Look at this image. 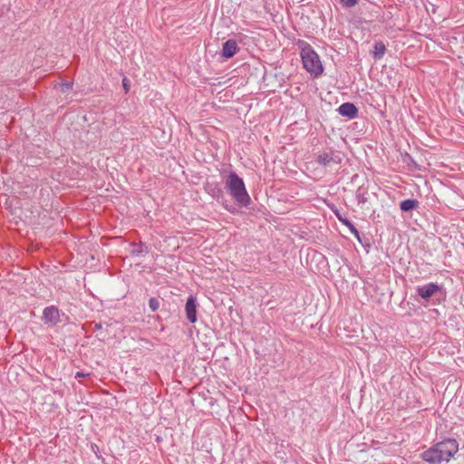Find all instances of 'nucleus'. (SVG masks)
Returning a JSON list of instances; mask_svg holds the SVG:
<instances>
[{
  "instance_id": "obj_2",
  "label": "nucleus",
  "mask_w": 464,
  "mask_h": 464,
  "mask_svg": "<svg viewBox=\"0 0 464 464\" xmlns=\"http://www.w3.org/2000/svg\"><path fill=\"white\" fill-rule=\"evenodd\" d=\"M300 54L304 69L314 77L317 78L324 72V67L319 55L305 42H299Z\"/></svg>"
},
{
  "instance_id": "obj_1",
  "label": "nucleus",
  "mask_w": 464,
  "mask_h": 464,
  "mask_svg": "<svg viewBox=\"0 0 464 464\" xmlns=\"http://www.w3.org/2000/svg\"><path fill=\"white\" fill-rule=\"evenodd\" d=\"M459 450L456 440H446L434 445L422 453V459L431 464L448 462Z\"/></svg>"
},
{
  "instance_id": "obj_12",
  "label": "nucleus",
  "mask_w": 464,
  "mask_h": 464,
  "mask_svg": "<svg viewBox=\"0 0 464 464\" xmlns=\"http://www.w3.org/2000/svg\"><path fill=\"white\" fill-rule=\"evenodd\" d=\"M419 203L416 199H406L401 202V209L402 211H410L418 207Z\"/></svg>"
},
{
  "instance_id": "obj_8",
  "label": "nucleus",
  "mask_w": 464,
  "mask_h": 464,
  "mask_svg": "<svg viewBox=\"0 0 464 464\" xmlns=\"http://www.w3.org/2000/svg\"><path fill=\"white\" fill-rule=\"evenodd\" d=\"M339 113L343 116H346L350 119L354 118L357 115L358 110L357 108L350 102H345L342 104L339 109Z\"/></svg>"
},
{
  "instance_id": "obj_11",
  "label": "nucleus",
  "mask_w": 464,
  "mask_h": 464,
  "mask_svg": "<svg viewBox=\"0 0 464 464\" xmlns=\"http://www.w3.org/2000/svg\"><path fill=\"white\" fill-rule=\"evenodd\" d=\"M386 51V47L382 42H376L374 44V50L372 52L373 57L375 59H381Z\"/></svg>"
},
{
  "instance_id": "obj_4",
  "label": "nucleus",
  "mask_w": 464,
  "mask_h": 464,
  "mask_svg": "<svg viewBox=\"0 0 464 464\" xmlns=\"http://www.w3.org/2000/svg\"><path fill=\"white\" fill-rule=\"evenodd\" d=\"M316 161L324 166L338 165L342 159L339 154L330 150L318 155Z\"/></svg>"
},
{
  "instance_id": "obj_17",
  "label": "nucleus",
  "mask_w": 464,
  "mask_h": 464,
  "mask_svg": "<svg viewBox=\"0 0 464 464\" xmlns=\"http://www.w3.org/2000/svg\"><path fill=\"white\" fill-rule=\"evenodd\" d=\"M74 377H77V378H80V377H86V375H85V374H83L82 372H77Z\"/></svg>"
},
{
  "instance_id": "obj_3",
  "label": "nucleus",
  "mask_w": 464,
  "mask_h": 464,
  "mask_svg": "<svg viewBox=\"0 0 464 464\" xmlns=\"http://www.w3.org/2000/svg\"><path fill=\"white\" fill-rule=\"evenodd\" d=\"M225 183L226 188L238 204L247 206L250 203V197L246 189L245 183L235 172H230Z\"/></svg>"
},
{
  "instance_id": "obj_21",
  "label": "nucleus",
  "mask_w": 464,
  "mask_h": 464,
  "mask_svg": "<svg viewBox=\"0 0 464 464\" xmlns=\"http://www.w3.org/2000/svg\"><path fill=\"white\" fill-rule=\"evenodd\" d=\"M14 373H15L16 375H19L20 373L16 371L14 372Z\"/></svg>"
},
{
  "instance_id": "obj_5",
  "label": "nucleus",
  "mask_w": 464,
  "mask_h": 464,
  "mask_svg": "<svg viewBox=\"0 0 464 464\" xmlns=\"http://www.w3.org/2000/svg\"><path fill=\"white\" fill-rule=\"evenodd\" d=\"M440 290V288L438 285L430 283V284L425 285L423 286H419L417 288V293L423 299L428 300L430 297H431L435 293L439 292Z\"/></svg>"
},
{
  "instance_id": "obj_9",
  "label": "nucleus",
  "mask_w": 464,
  "mask_h": 464,
  "mask_svg": "<svg viewBox=\"0 0 464 464\" xmlns=\"http://www.w3.org/2000/svg\"><path fill=\"white\" fill-rule=\"evenodd\" d=\"M237 49L236 41L228 40L223 44L222 55L226 58H230L236 54Z\"/></svg>"
},
{
  "instance_id": "obj_6",
  "label": "nucleus",
  "mask_w": 464,
  "mask_h": 464,
  "mask_svg": "<svg viewBox=\"0 0 464 464\" xmlns=\"http://www.w3.org/2000/svg\"><path fill=\"white\" fill-rule=\"evenodd\" d=\"M197 305H196V298L190 295L186 303V314L187 318L190 323H195L197 321Z\"/></svg>"
},
{
  "instance_id": "obj_18",
  "label": "nucleus",
  "mask_w": 464,
  "mask_h": 464,
  "mask_svg": "<svg viewBox=\"0 0 464 464\" xmlns=\"http://www.w3.org/2000/svg\"><path fill=\"white\" fill-rule=\"evenodd\" d=\"M346 224H349V226L351 227V230H352L353 233L358 234L357 230L354 228V227H353L352 224H350L349 222H346Z\"/></svg>"
},
{
  "instance_id": "obj_7",
  "label": "nucleus",
  "mask_w": 464,
  "mask_h": 464,
  "mask_svg": "<svg viewBox=\"0 0 464 464\" xmlns=\"http://www.w3.org/2000/svg\"><path fill=\"white\" fill-rule=\"evenodd\" d=\"M43 317L46 323L56 324L59 321V311L54 306L46 307Z\"/></svg>"
},
{
  "instance_id": "obj_10",
  "label": "nucleus",
  "mask_w": 464,
  "mask_h": 464,
  "mask_svg": "<svg viewBox=\"0 0 464 464\" xmlns=\"http://www.w3.org/2000/svg\"><path fill=\"white\" fill-rule=\"evenodd\" d=\"M131 247L130 254L133 256H144L148 253L147 246L142 243H140L139 245L132 243Z\"/></svg>"
},
{
  "instance_id": "obj_19",
  "label": "nucleus",
  "mask_w": 464,
  "mask_h": 464,
  "mask_svg": "<svg viewBox=\"0 0 464 464\" xmlns=\"http://www.w3.org/2000/svg\"><path fill=\"white\" fill-rule=\"evenodd\" d=\"M14 369H19V370L23 371V369L20 366H16V367H14Z\"/></svg>"
},
{
  "instance_id": "obj_14",
  "label": "nucleus",
  "mask_w": 464,
  "mask_h": 464,
  "mask_svg": "<svg viewBox=\"0 0 464 464\" xmlns=\"http://www.w3.org/2000/svg\"><path fill=\"white\" fill-rule=\"evenodd\" d=\"M341 2L346 7H352L357 4V0H341Z\"/></svg>"
},
{
  "instance_id": "obj_16",
  "label": "nucleus",
  "mask_w": 464,
  "mask_h": 464,
  "mask_svg": "<svg viewBox=\"0 0 464 464\" xmlns=\"http://www.w3.org/2000/svg\"><path fill=\"white\" fill-rule=\"evenodd\" d=\"M61 88H62V92H68L69 90L72 89V83H70V82L63 83Z\"/></svg>"
},
{
  "instance_id": "obj_15",
  "label": "nucleus",
  "mask_w": 464,
  "mask_h": 464,
  "mask_svg": "<svg viewBox=\"0 0 464 464\" xmlns=\"http://www.w3.org/2000/svg\"><path fill=\"white\" fill-rule=\"evenodd\" d=\"M122 86H123L125 92H128L130 90V82L127 78H123Z\"/></svg>"
},
{
  "instance_id": "obj_13",
  "label": "nucleus",
  "mask_w": 464,
  "mask_h": 464,
  "mask_svg": "<svg viewBox=\"0 0 464 464\" xmlns=\"http://www.w3.org/2000/svg\"><path fill=\"white\" fill-rule=\"evenodd\" d=\"M149 306L151 309V311H156L160 307V302L157 298H150L149 301Z\"/></svg>"
},
{
  "instance_id": "obj_20",
  "label": "nucleus",
  "mask_w": 464,
  "mask_h": 464,
  "mask_svg": "<svg viewBox=\"0 0 464 464\" xmlns=\"http://www.w3.org/2000/svg\"><path fill=\"white\" fill-rule=\"evenodd\" d=\"M12 368H13V366L9 369L8 374H12V372H11Z\"/></svg>"
}]
</instances>
